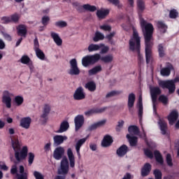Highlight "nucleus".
I'll list each match as a JSON object with an SVG mask.
<instances>
[{"mask_svg":"<svg viewBox=\"0 0 179 179\" xmlns=\"http://www.w3.org/2000/svg\"><path fill=\"white\" fill-rule=\"evenodd\" d=\"M157 50L159 58H164V57H166V48H164V44L159 43L157 46Z\"/></svg>","mask_w":179,"mask_h":179,"instance_id":"obj_29","label":"nucleus"},{"mask_svg":"<svg viewBox=\"0 0 179 179\" xmlns=\"http://www.w3.org/2000/svg\"><path fill=\"white\" fill-rule=\"evenodd\" d=\"M87 138L80 139L76 144V150L77 152L78 157H80V148H82V145L86 142Z\"/></svg>","mask_w":179,"mask_h":179,"instance_id":"obj_32","label":"nucleus"},{"mask_svg":"<svg viewBox=\"0 0 179 179\" xmlns=\"http://www.w3.org/2000/svg\"><path fill=\"white\" fill-rule=\"evenodd\" d=\"M17 31L18 36H20L21 37H26V35L27 34V29L24 25L18 26L17 28Z\"/></svg>","mask_w":179,"mask_h":179,"instance_id":"obj_27","label":"nucleus"},{"mask_svg":"<svg viewBox=\"0 0 179 179\" xmlns=\"http://www.w3.org/2000/svg\"><path fill=\"white\" fill-rule=\"evenodd\" d=\"M69 172V162L68 158L64 157L60 162V167L57 170V174L66 176Z\"/></svg>","mask_w":179,"mask_h":179,"instance_id":"obj_4","label":"nucleus"},{"mask_svg":"<svg viewBox=\"0 0 179 179\" xmlns=\"http://www.w3.org/2000/svg\"><path fill=\"white\" fill-rule=\"evenodd\" d=\"M55 25L56 26V27L64 29V27H66V26H68V23L66 21L59 20V21H57L55 23Z\"/></svg>","mask_w":179,"mask_h":179,"instance_id":"obj_43","label":"nucleus"},{"mask_svg":"<svg viewBox=\"0 0 179 179\" xmlns=\"http://www.w3.org/2000/svg\"><path fill=\"white\" fill-rule=\"evenodd\" d=\"M70 69L68 71L69 75L71 76H78L80 74V69L78 66V60L76 59H71L69 62Z\"/></svg>","mask_w":179,"mask_h":179,"instance_id":"obj_5","label":"nucleus"},{"mask_svg":"<svg viewBox=\"0 0 179 179\" xmlns=\"http://www.w3.org/2000/svg\"><path fill=\"white\" fill-rule=\"evenodd\" d=\"M150 171H152V165L149 163H145L141 169L142 177H148L150 174Z\"/></svg>","mask_w":179,"mask_h":179,"instance_id":"obj_21","label":"nucleus"},{"mask_svg":"<svg viewBox=\"0 0 179 179\" xmlns=\"http://www.w3.org/2000/svg\"><path fill=\"white\" fill-rule=\"evenodd\" d=\"M20 62L24 65H29L30 64V57L27 55H23L20 59Z\"/></svg>","mask_w":179,"mask_h":179,"instance_id":"obj_45","label":"nucleus"},{"mask_svg":"<svg viewBox=\"0 0 179 179\" xmlns=\"http://www.w3.org/2000/svg\"><path fill=\"white\" fill-rule=\"evenodd\" d=\"M101 48V51L99 52V54H107L108 52L109 48L108 46H105L103 45V46H102Z\"/></svg>","mask_w":179,"mask_h":179,"instance_id":"obj_63","label":"nucleus"},{"mask_svg":"<svg viewBox=\"0 0 179 179\" xmlns=\"http://www.w3.org/2000/svg\"><path fill=\"white\" fill-rule=\"evenodd\" d=\"M86 97V94L83 90V87H78L74 94H73V99L74 100H83Z\"/></svg>","mask_w":179,"mask_h":179,"instance_id":"obj_12","label":"nucleus"},{"mask_svg":"<svg viewBox=\"0 0 179 179\" xmlns=\"http://www.w3.org/2000/svg\"><path fill=\"white\" fill-rule=\"evenodd\" d=\"M155 160L157 163H159L161 166H163L164 164V159H163V156H162V154L159 150H155L154 152Z\"/></svg>","mask_w":179,"mask_h":179,"instance_id":"obj_28","label":"nucleus"},{"mask_svg":"<svg viewBox=\"0 0 179 179\" xmlns=\"http://www.w3.org/2000/svg\"><path fill=\"white\" fill-rule=\"evenodd\" d=\"M94 41L97 42L100 41V40H104V34H101V32L96 31L95 33V36L93 38Z\"/></svg>","mask_w":179,"mask_h":179,"instance_id":"obj_41","label":"nucleus"},{"mask_svg":"<svg viewBox=\"0 0 179 179\" xmlns=\"http://www.w3.org/2000/svg\"><path fill=\"white\" fill-rule=\"evenodd\" d=\"M108 1L110 3H113V5H115V6H117L119 9L122 8V4H120V0H108Z\"/></svg>","mask_w":179,"mask_h":179,"instance_id":"obj_57","label":"nucleus"},{"mask_svg":"<svg viewBox=\"0 0 179 179\" xmlns=\"http://www.w3.org/2000/svg\"><path fill=\"white\" fill-rule=\"evenodd\" d=\"M128 131L129 132H134L135 135H137V134H139V128H138V127L135 125L129 127Z\"/></svg>","mask_w":179,"mask_h":179,"instance_id":"obj_49","label":"nucleus"},{"mask_svg":"<svg viewBox=\"0 0 179 179\" xmlns=\"http://www.w3.org/2000/svg\"><path fill=\"white\" fill-rule=\"evenodd\" d=\"M129 151L128 146L125 144H123L121 145L117 150H116V155L119 157H124L127 153Z\"/></svg>","mask_w":179,"mask_h":179,"instance_id":"obj_18","label":"nucleus"},{"mask_svg":"<svg viewBox=\"0 0 179 179\" xmlns=\"http://www.w3.org/2000/svg\"><path fill=\"white\" fill-rule=\"evenodd\" d=\"M11 143L13 149L15 151V157L17 162H15V164L12 166L10 173L15 176L16 174L17 179H27V173L24 172V166L20 165L19 167V173H17V163H20L22 160H24L27 157V152L29 150L27 146H24L20 150V143L19 140L13 141L11 139Z\"/></svg>","mask_w":179,"mask_h":179,"instance_id":"obj_1","label":"nucleus"},{"mask_svg":"<svg viewBox=\"0 0 179 179\" xmlns=\"http://www.w3.org/2000/svg\"><path fill=\"white\" fill-rule=\"evenodd\" d=\"M12 97H13V94L9 91L6 90L3 92L2 103L6 105L7 108L12 107Z\"/></svg>","mask_w":179,"mask_h":179,"instance_id":"obj_9","label":"nucleus"},{"mask_svg":"<svg viewBox=\"0 0 179 179\" xmlns=\"http://www.w3.org/2000/svg\"><path fill=\"white\" fill-rule=\"evenodd\" d=\"M34 153L33 152H29L28 154V163L29 166H31L33 164V162H34Z\"/></svg>","mask_w":179,"mask_h":179,"instance_id":"obj_53","label":"nucleus"},{"mask_svg":"<svg viewBox=\"0 0 179 179\" xmlns=\"http://www.w3.org/2000/svg\"><path fill=\"white\" fill-rule=\"evenodd\" d=\"M74 124L75 129L78 131L80 128L83 127V124H85V117H83V115H78L76 116L74 118Z\"/></svg>","mask_w":179,"mask_h":179,"instance_id":"obj_10","label":"nucleus"},{"mask_svg":"<svg viewBox=\"0 0 179 179\" xmlns=\"http://www.w3.org/2000/svg\"><path fill=\"white\" fill-rule=\"evenodd\" d=\"M157 27L159 29V31L163 34L166 33V31H167V29H169L167 25L165 24L164 22L163 21H158L157 22Z\"/></svg>","mask_w":179,"mask_h":179,"instance_id":"obj_30","label":"nucleus"},{"mask_svg":"<svg viewBox=\"0 0 179 179\" xmlns=\"http://www.w3.org/2000/svg\"><path fill=\"white\" fill-rule=\"evenodd\" d=\"M113 59H114V57L112 55H108L101 57V61L105 64H110V62H113Z\"/></svg>","mask_w":179,"mask_h":179,"instance_id":"obj_37","label":"nucleus"},{"mask_svg":"<svg viewBox=\"0 0 179 179\" xmlns=\"http://www.w3.org/2000/svg\"><path fill=\"white\" fill-rule=\"evenodd\" d=\"M107 108H108L107 106L103 108H93L90 110V114H101L104 113Z\"/></svg>","mask_w":179,"mask_h":179,"instance_id":"obj_34","label":"nucleus"},{"mask_svg":"<svg viewBox=\"0 0 179 179\" xmlns=\"http://www.w3.org/2000/svg\"><path fill=\"white\" fill-rule=\"evenodd\" d=\"M51 111V106L48 103H45L43 107L42 114L40 116L39 121L41 124H45L48 120V115Z\"/></svg>","mask_w":179,"mask_h":179,"instance_id":"obj_8","label":"nucleus"},{"mask_svg":"<svg viewBox=\"0 0 179 179\" xmlns=\"http://www.w3.org/2000/svg\"><path fill=\"white\" fill-rule=\"evenodd\" d=\"M145 9H146L145 1L143 0H137V11L140 19L142 18V13H143Z\"/></svg>","mask_w":179,"mask_h":179,"instance_id":"obj_19","label":"nucleus"},{"mask_svg":"<svg viewBox=\"0 0 179 179\" xmlns=\"http://www.w3.org/2000/svg\"><path fill=\"white\" fill-rule=\"evenodd\" d=\"M160 87L168 89L169 94H173L176 92V84L171 80H162L159 83Z\"/></svg>","mask_w":179,"mask_h":179,"instance_id":"obj_6","label":"nucleus"},{"mask_svg":"<svg viewBox=\"0 0 179 179\" xmlns=\"http://www.w3.org/2000/svg\"><path fill=\"white\" fill-rule=\"evenodd\" d=\"M178 120V112L177 110H173L171 112L169 115L168 116V121L169 122V125H174L176 121Z\"/></svg>","mask_w":179,"mask_h":179,"instance_id":"obj_20","label":"nucleus"},{"mask_svg":"<svg viewBox=\"0 0 179 179\" xmlns=\"http://www.w3.org/2000/svg\"><path fill=\"white\" fill-rule=\"evenodd\" d=\"M101 59V56L100 54H95L94 55L90 56V64H96V62H99V60Z\"/></svg>","mask_w":179,"mask_h":179,"instance_id":"obj_38","label":"nucleus"},{"mask_svg":"<svg viewBox=\"0 0 179 179\" xmlns=\"http://www.w3.org/2000/svg\"><path fill=\"white\" fill-rule=\"evenodd\" d=\"M138 117L139 118H142V115H143V104L142 103V96H139L138 103Z\"/></svg>","mask_w":179,"mask_h":179,"instance_id":"obj_36","label":"nucleus"},{"mask_svg":"<svg viewBox=\"0 0 179 179\" xmlns=\"http://www.w3.org/2000/svg\"><path fill=\"white\" fill-rule=\"evenodd\" d=\"M162 94V90L159 87H153L150 88V95L152 103L157 101V96Z\"/></svg>","mask_w":179,"mask_h":179,"instance_id":"obj_11","label":"nucleus"},{"mask_svg":"<svg viewBox=\"0 0 179 179\" xmlns=\"http://www.w3.org/2000/svg\"><path fill=\"white\" fill-rule=\"evenodd\" d=\"M2 23L4 24H8V23H12L10 20V16H3L1 18Z\"/></svg>","mask_w":179,"mask_h":179,"instance_id":"obj_55","label":"nucleus"},{"mask_svg":"<svg viewBox=\"0 0 179 179\" xmlns=\"http://www.w3.org/2000/svg\"><path fill=\"white\" fill-rule=\"evenodd\" d=\"M135 104V94L131 93L129 94L127 106L129 110H131Z\"/></svg>","mask_w":179,"mask_h":179,"instance_id":"obj_31","label":"nucleus"},{"mask_svg":"<svg viewBox=\"0 0 179 179\" xmlns=\"http://www.w3.org/2000/svg\"><path fill=\"white\" fill-rule=\"evenodd\" d=\"M127 138L130 143V146H136L138 145V137L131 136V135L127 134Z\"/></svg>","mask_w":179,"mask_h":179,"instance_id":"obj_35","label":"nucleus"},{"mask_svg":"<svg viewBox=\"0 0 179 179\" xmlns=\"http://www.w3.org/2000/svg\"><path fill=\"white\" fill-rule=\"evenodd\" d=\"M106 122H107V120H103L92 124L90 126V131H94V129H97V128H100V127H103V125H104Z\"/></svg>","mask_w":179,"mask_h":179,"instance_id":"obj_33","label":"nucleus"},{"mask_svg":"<svg viewBox=\"0 0 179 179\" xmlns=\"http://www.w3.org/2000/svg\"><path fill=\"white\" fill-rule=\"evenodd\" d=\"M130 51H136L138 55V65L141 68L143 64V56L141 55V37L137 31H134L133 36L129 41Z\"/></svg>","mask_w":179,"mask_h":179,"instance_id":"obj_2","label":"nucleus"},{"mask_svg":"<svg viewBox=\"0 0 179 179\" xmlns=\"http://www.w3.org/2000/svg\"><path fill=\"white\" fill-rule=\"evenodd\" d=\"M166 163L169 167H173V159L171 158V155H166Z\"/></svg>","mask_w":179,"mask_h":179,"instance_id":"obj_56","label":"nucleus"},{"mask_svg":"<svg viewBox=\"0 0 179 179\" xmlns=\"http://www.w3.org/2000/svg\"><path fill=\"white\" fill-rule=\"evenodd\" d=\"M50 36L53 38V41L58 47L62 45V39L59 37V35L54 31L50 32Z\"/></svg>","mask_w":179,"mask_h":179,"instance_id":"obj_24","label":"nucleus"},{"mask_svg":"<svg viewBox=\"0 0 179 179\" xmlns=\"http://www.w3.org/2000/svg\"><path fill=\"white\" fill-rule=\"evenodd\" d=\"M67 156L70 162V167H75V156L72 152V149L69 148L67 150Z\"/></svg>","mask_w":179,"mask_h":179,"instance_id":"obj_26","label":"nucleus"},{"mask_svg":"<svg viewBox=\"0 0 179 179\" xmlns=\"http://www.w3.org/2000/svg\"><path fill=\"white\" fill-rule=\"evenodd\" d=\"M159 101L162 103L164 106H167L169 104V97L164 94H162L158 98Z\"/></svg>","mask_w":179,"mask_h":179,"instance_id":"obj_39","label":"nucleus"},{"mask_svg":"<svg viewBox=\"0 0 179 179\" xmlns=\"http://www.w3.org/2000/svg\"><path fill=\"white\" fill-rule=\"evenodd\" d=\"M82 64L85 67L90 65V55L85 56L83 58Z\"/></svg>","mask_w":179,"mask_h":179,"instance_id":"obj_42","label":"nucleus"},{"mask_svg":"<svg viewBox=\"0 0 179 179\" xmlns=\"http://www.w3.org/2000/svg\"><path fill=\"white\" fill-rule=\"evenodd\" d=\"M145 62L147 65L153 62V52L152 48H153V43H145Z\"/></svg>","mask_w":179,"mask_h":179,"instance_id":"obj_7","label":"nucleus"},{"mask_svg":"<svg viewBox=\"0 0 179 179\" xmlns=\"http://www.w3.org/2000/svg\"><path fill=\"white\" fill-rule=\"evenodd\" d=\"M34 176L36 179H44V176H43L41 173L37 171H34Z\"/></svg>","mask_w":179,"mask_h":179,"instance_id":"obj_59","label":"nucleus"},{"mask_svg":"<svg viewBox=\"0 0 179 179\" xmlns=\"http://www.w3.org/2000/svg\"><path fill=\"white\" fill-rule=\"evenodd\" d=\"M49 22H50V17L43 16L42 17V24H43V26H47V24H48Z\"/></svg>","mask_w":179,"mask_h":179,"instance_id":"obj_62","label":"nucleus"},{"mask_svg":"<svg viewBox=\"0 0 179 179\" xmlns=\"http://www.w3.org/2000/svg\"><path fill=\"white\" fill-rule=\"evenodd\" d=\"M31 124V117H22L20 122V126L24 129H29L30 128V124Z\"/></svg>","mask_w":179,"mask_h":179,"instance_id":"obj_17","label":"nucleus"},{"mask_svg":"<svg viewBox=\"0 0 179 179\" xmlns=\"http://www.w3.org/2000/svg\"><path fill=\"white\" fill-rule=\"evenodd\" d=\"M0 170H3V171H8L9 170V167L6 166L4 162H0Z\"/></svg>","mask_w":179,"mask_h":179,"instance_id":"obj_58","label":"nucleus"},{"mask_svg":"<svg viewBox=\"0 0 179 179\" xmlns=\"http://www.w3.org/2000/svg\"><path fill=\"white\" fill-rule=\"evenodd\" d=\"M114 36H115V31H113L110 34L106 36V38L111 45H114V41H113V38L114 37Z\"/></svg>","mask_w":179,"mask_h":179,"instance_id":"obj_46","label":"nucleus"},{"mask_svg":"<svg viewBox=\"0 0 179 179\" xmlns=\"http://www.w3.org/2000/svg\"><path fill=\"white\" fill-rule=\"evenodd\" d=\"M101 30H103L104 31H111V26L103 24L100 26Z\"/></svg>","mask_w":179,"mask_h":179,"instance_id":"obj_60","label":"nucleus"},{"mask_svg":"<svg viewBox=\"0 0 179 179\" xmlns=\"http://www.w3.org/2000/svg\"><path fill=\"white\" fill-rule=\"evenodd\" d=\"M11 23H17L19 19H20V15L17 13L13 14L10 16Z\"/></svg>","mask_w":179,"mask_h":179,"instance_id":"obj_44","label":"nucleus"},{"mask_svg":"<svg viewBox=\"0 0 179 179\" xmlns=\"http://www.w3.org/2000/svg\"><path fill=\"white\" fill-rule=\"evenodd\" d=\"M171 71H174V66L171 63H166V67L161 69L160 73L162 76H170Z\"/></svg>","mask_w":179,"mask_h":179,"instance_id":"obj_14","label":"nucleus"},{"mask_svg":"<svg viewBox=\"0 0 179 179\" xmlns=\"http://www.w3.org/2000/svg\"><path fill=\"white\" fill-rule=\"evenodd\" d=\"M35 52L39 59L43 60L44 58H45V55H44V52H42V50H41L40 49H37L36 50H35Z\"/></svg>","mask_w":179,"mask_h":179,"instance_id":"obj_51","label":"nucleus"},{"mask_svg":"<svg viewBox=\"0 0 179 179\" xmlns=\"http://www.w3.org/2000/svg\"><path fill=\"white\" fill-rule=\"evenodd\" d=\"M124 120H120L117 122V125L116 126V131L117 132H121V129H122V127H124Z\"/></svg>","mask_w":179,"mask_h":179,"instance_id":"obj_54","label":"nucleus"},{"mask_svg":"<svg viewBox=\"0 0 179 179\" xmlns=\"http://www.w3.org/2000/svg\"><path fill=\"white\" fill-rule=\"evenodd\" d=\"M158 124L159 125L161 134L162 135H166V134H167V123L164 120H159Z\"/></svg>","mask_w":179,"mask_h":179,"instance_id":"obj_25","label":"nucleus"},{"mask_svg":"<svg viewBox=\"0 0 179 179\" xmlns=\"http://www.w3.org/2000/svg\"><path fill=\"white\" fill-rule=\"evenodd\" d=\"M121 93H122V91H111L106 94V99H108L109 97H114L116 94H121Z\"/></svg>","mask_w":179,"mask_h":179,"instance_id":"obj_52","label":"nucleus"},{"mask_svg":"<svg viewBox=\"0 0 179 179\" xmlns=\"http://www.w3.org/2000/svg\"><path fill=\"white\" fill-rule=\"evenodd\" d=\"M68 137L66 136L62 135H56L53 137V145L55 146H59V145H62L64 141H66Z\"/></svg>","mask_w":179,"mask_h":179,"instance_id":"obj_16","label":"nucleus"},{"mask_svg":"<svg viewBox=\"0 0 179 179\" xmlns=\"http://www.w3.org/2000/svg\"><path fill=\"white\" fill-rule=\"evenodd\" d=\"M101 66H96L90 70V75H96L99 72H101Z\"/></svg>","mask_w":179,"mask_h":179,"instance_id":"obj_47","label":"nucleus"},{"mask_svg":"<svg viewBox=\"0 0 179 179\" xmlns=\"http://www.w3.org/2000/svg\"><path fill=\"white\" fill-rule=\"evenodd\" d=\"M69 129V122L68 121L64 120L61 122L59 129L57 131V134H62L64 132H66Z\"/></svg>","mask_w":179,"mask_h":179,"instance_id":"obj_23","label":"nucleus"},{"mask_svg":"<svg viewBox=\"0 0 179 179\" xmlns=\"http://www.w3.org/2000/svg\"><path fill=\"white\" fill-rule=\"evenodd\" d=\"M14 101L15 103V105L18 107L22 106L23 104V101H24V99H23V96H17L14 99Z\"/></svg>","mask_w":179,"mask_h":179,"instance_id":"obj_40","label":"nucleus"},{"mask_svg":"<svg viewBox=\"0 0 179 179\" xmlns=\"http://www.w3.org/2000/svg\"><path fill=\"white\" fill-rule=\"evenodd\" d=\"M113 142H114L113 137L110 135H106L103 137L101 145L103 148H108V146H111Z\"/></svg>","mask_w":179,"mask_h":179,"instance_id":"obj_22","label":"nucleus"},{"mask_svg":"<svg viewBox=\"0 0 179 179\" xmlns=\"http://www.w3.org/2000/svg\"><path fill=\"white\" fill-rule=\"evenodd\" d=\"M101 47H104V44H100V45L91 44L90 51H99V50H100Z\"/></svg>","mask_w":179,"mask_h":179,"instance_id":"obj_50","label":"nucleus"},{"mask_svg":"<svg viewBox=\"0 0 179 179\" xmlns=\"http://www.w3.org/2000/svg\"><path fill=\"white\" fill-rule=\"evenodd\" d=\"M65 155V149L64 147H57L53 152V157L55 160H61Z\"/></svg>","mask_w":179,"mask_h":179,"instance_id":"obj_13","label":"nucleus"},{"mask_svg":"<svg viewBox=\"0 0 179 179\" xmlns=\"http://www.w3.org/2000/svg\"><path fill=\"white\" fill-rule=\"evenodd\" d=\"M96 17H98L99 20H103L110 15V10L101 8L96 10Z\"/></svg>","mask_w":179,"mask_h":179,"instance_id":"obj_15","label":"nucleus"},{"mask_svg":"<svg viewBox=\"0 0 179 179\" xmlns=\"http://www.w3.org/2000/svg\"><path fill=\"white\" fill-rule=\"evenodd\" d=\"M141 26L144 36L145 44H153V31H155L153 24L142 18Z\"/></svg>","mask_w":179,"mask_h":179,"instance_id":"obj_3","label":"nucleus"},{"mask_svg":"<svg viewBox=\"0 0 179 179\" xmlns=\"http://www.w3.org/2000/svg\"><path fill=\"white\" fill-rule=\"evenodd\" d=\"M83 86H84L85 89H87V90H90V81L84 80L83 82Z\"/></svg>","mask_w":179,"mask_h":179,"instance_id":"obj_64","label":"nucleus"},{"mask_svg":"<svg viewBox=\"0 0 179 179\" xmlns=\"http://www.w3.org/2000/svg\"><path fill=\"white\" fill-rule=\"evenodd\" d=\"M169 17L171 19H177L178 17V12L176 9H172L169 13Z\"/></svg>","mask_w":179,"mask_h":179,"instance_id":"obj_48","label":"nucleus"},{"mask_svg":"<svg viewBox=\"0 0 179 179\" xmlns=\"http://www.w3.org/2000/svg\"><path fill=\"white\" fill-rule=\"evenodd\" d=\"M144 153L147 157H149V159H153V152L150 151L149 149H146L144 150Z\"/></svg>","mask_w":179,"mask_h":179,"instance_id":"obj_61","label":"nucleus"}]
</instances>
